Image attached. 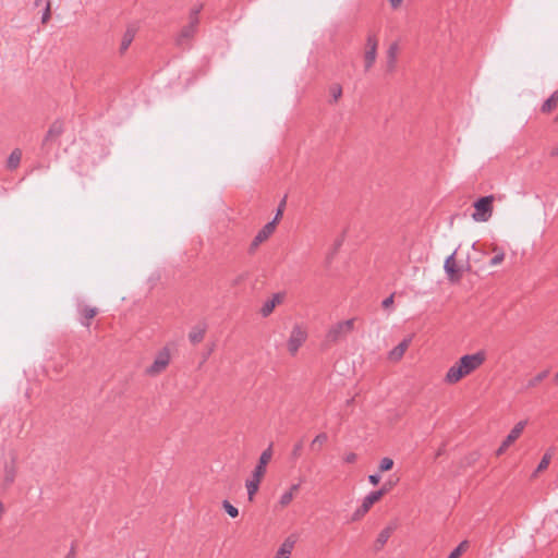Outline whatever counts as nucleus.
Segmentation results:
<instances>
[{
	"mask_svg": "<svg viewBox=\"0 0 558 558\" xmlns=\"http://www.w3.org/2000/svg\"><path fill=\"white\" fill-rule=\"evenodd\" d=\"M355 318L338 322L333 324L326 332V340L336 343L345 339L354 330Z\"/></svg>",
	"mask_w": 558,
	"mask_h": 558,
	"instance_id": "nucleus-1",
	"label": "nucleus"
},
{
	"mask_svg": "<svg viewBox=\"0 0 558 558\" xmlns=\"http://www.w3.org/2000/svg\"><path fill=\"white\" fill-rule=\"evenodd\" d=\"M493 203L494 195H487L478 198L474 204V213L472 214V218L476 222H486L490 219L493 215Z\"/></svg>",
	"mask_w": 558,
	"mask_h": 558,
	"instance_id": "nucleus-2",
	"label": "nucleus"
},
{
	"mask_svg": "<svg viewBox=\"0 0 558 558\" xmlns=\"http://www.w3.org/2000/svg\"><path fill=\"white\" fill-rule=\"evenodd\" d=\"M307 329L302 325H294L290 337L287 341L288 351L291 355H295L299 349L304 344L307 339Z\"/></svg>",
	"mask_w": 558,
	"mask_h": 558,
	"instance_id": "nucleus-3",
	"label": "nucleus"
},
{
	"mask_svg": "<svg viewBox=\"0 0 558 558\" xmlns=\"http://www.w3.org/2000/svg\"><path fill=\"white\" fill-rule=\"evenodd\" d=\"M202 10V5L195 7L192 9L190 13V21L186 26L182 28L179 36L177 37L178 45L182 46L186 40L193 37V35L196 33L197 25L199 22L198 14Z\"/></svg>",
	"mask_w": 558,
	"mask_h": 558,
	"instance_id": "nucleus-4",
	"label": "nucleus"
},
{
	"mask_svg": "<svg viewBox=\"0 0 558 558\" xmlns=\"http://www.w3.org/2000/svg\"><path fill=\"white\" fill-rule=\"evenodd\" d=\"M170 360H171V356H170L169 349L168 348L161 349L157 353L153 364L145 369V374L150 377H155V376L159 375L168 367Z\"/></svg>",
	"mask_w": 558,
	"mask_h": 558,
	"instance_id": "nucleus-5",
	"label": "nucleus"
},
{
	"mask_svg": "<svg viewBox=\"0 0 558 558\" xmlns=\"http://www.w3.org/2000/svg\"><path fill=\"white\" fill-rule=\"evenodd\" d=\"M486 360L484 351H477L474 354H465L460 357V362L466 375L477 369Z\"/></svg>",
	"mask_w": 558,
	"mask_h": 558,
	"instance_id": "nucleus-6",
	"label": "nucleus"
},
{
	"mask_svg": "<svg viewBox=\"0 0 558 558\" xmlns=\"http://www.w3.org/2000/svg\"><path fill=\"white\" fill-rule=\"evenodd\" d=\"M378 39L375 34H368L366 37V50L364 53V68L368 71L375 63L377 57Z\"/></svg>",
	"mask_w": 558,
	"mask_h": 558,
	"instance_id": "nucleus-7",
	"label": "nucleus"
},
{
	"mask_svg": "<svg viewBox=\"0 0 558 558\" xmlns=\"http://www.w3.org/2000/svg\"><path fill=\"white\" fill-rule=\"evenodd\" d=\"M526 425V421H520L518 422L514 427L510 430V433L508 434V436L506 437V439L502 441V444L500 445V447L498 448L497 450V454L500 456L502 454L506 449L513 442L515 441L520 435L522 434L524 427Z\"/></svg>",
	"mask_w": 558,
	"mask_h": 558,
	"instance_id": "nucleus-8",
	"label": "nucleus"
},
{
	"mask_svg": "<svg viewBox=\"0 0 558 558\" xmlns=\"http://www.w3.org/2000/svg\"><path fill=\"white\" fill-rule=\"evenodd\" d=\"M272 457V445L270 444L259 456L258 463L256 464L252 476L263 478L266 473V468Z\"/></svg>",
	"mask_w": 558,
	"mask_h": 558,
	"instance_id": "nucleus-9",
	"label": "nucleus"
},
{
	"mask_svg": "<svg viewBox=\"0 0 558 558\" xmlns=\"http://www.w3.org/2000/svg\"><path fill=\"white\" fill-rule=\"evenodd\" d=\"M275 231V221L267 222L255 235L251 243V251H254L266 241Z\"/></svg>",
	"mask_w": 558,
	"mask_h": 558,
	"instance_id": "nucleus-10",
	"label": "nucleus"
},
{
	"mask_svg": "<svg viewBox=\"0 0 558 558\" xmlns=\"http://www.w3.org/2000/svg\"><path fill=\"white\" fill-rule=\"evenodd\" d=\"M464 376H466V373L464 372L461 362L458 361L447 371L445 381L448 384H456Z\"/></svg>",
	"mask_w": 558,
	"mask_h": 558,
	"instance_id": "nucleus-11",
	"label": "nucleus"
},
{
	"mask_svg": "<svg viewBox=\"0 0 558 558\" xmlns=\"http://www.w3.org/2000/svg\"><path fill=\"white\" fill-rule=\"evenodd\" d=\"M208 325L206 322H201L193 326L189 332V340L193 344H197L201 341H203L206 331H207Z\"/></svg>",
	"mask_w": 558,
	"mask_h": 558,
	"instance_id": "nucleus-12",
	"label": "nucleus"
},
{
	"mask_svg": "<svg viewBox=\"0 0 558 558\" xmlns=\"http://www.w3.org/2000/svg\"><path fill=\"white\" fill-rule=\"evenodd\" d=\"M411 342H412V336L404 338L397 347H395L392 350L389 351L388 357L391 361L401 360Z\"/></svg>",
	"mask_w": 558,
	"mask_h": 558,
	"instance_id": "nucleus-13",
	"label": "nucleus"
},
{
	"mask_svg": "<svg viewBox=\"0 0 558 558\" xmlns=\"http://www.w3.org/2000/svg\"><path fill=\"white\" fill-rule=\"evenodd\" d=\"M454 254H456V252H453L451 255H449L446 258L445 264H444V269L450 280H459L461 277L459 275L457 263L454 260Z\"/></svg>",
	"mask_w": 558,
	"mask_h": 558,
	"instance_id": "nucleus-14",
	"label": "nucleus"
},
{
	"mask_svg": "<svg viewBox=\"0 0 558 558\" xmlns=\"http://www.w3.org/2000/svg\"><path fill=\"white\" fill-rule=\"evenodd\" d=\"M399 53V44L397 41L391 43L387 50V71L392 72L397 65V59Z\"/></svg>",
	"mask_w": 558,
	"mask_h": 558,
	"instance_id": "nucleus-15",
	"label": "nucleus"
},
{
	"mask_svg": "<svg viewBox=\"0 0 558 558\" xmlns=\"http://www.w3.org/2000/svg\"><path fill=\"white\" fill-rule=\"evenodd\" d=\"M281 301H282V294L281 293L272 294V296L270 299H268L267 301L264 302V304H263V306L260 308V315L263 317L269 316L272 313V311L276 307V305L281 303Z\"/></svg>",
	"mask_w": 558,
	"mask_h": 558,
	"instance_id": "nucleus-16",
	"label": "nucleus"
},
{
	"mask_svg": "<svg viewBox=\"0 0 558 558\" xmlns=\"http://www.w3.org/2000/svg\"><path fill=\"white\" fill-rule=\"evenodd\" d=\"M386 493H388V488L386 486H383L378 490H373L369 494H367L363 500L362 505L367 508V510L371 509V507L378 501Z\"/></svg>",
	"mask_w": 558,
	"mask_h": 558,
	"instance_id": "nucleus-17",
	"label": "nucleus"
},
{
	"mask_svg": "<svg viewBox=\"0 0 558 558\" xmlns=\"http://www.w3.org/2000/svg\"><path fill=\"white\" fill-rule=\"evenodd\" d=\"M62 133H63V123H62V121H60V120L54 121L50 125V128H49V130H48V132H47V134H46V136L44 138V143L43 144L47 145L49 142L57 140Z\"/></svg>",
	"mask_w": 558,
	"mask_h": 558,
	"instance_id": "nucleus-18",
	"label": "nucleus"
},
{
	"mask_svg": "<svg viewBox=\"0 0 558 558\" xmlns=\"http://www.w3.org/2000/svg\"><path fill=\"white\" fill-rule=\"evenodd\" d=\"M77 311L81 315L80 323L84 327L88 328L90 326V320L97 315V308L90 306H78Z\"/></svg>",
	"mask_w": 558,
	"mask_h": 558,
	"instance_id": "nucleus-19",
	"label": "nucleus"
},
{
	"mask_svg": "<svg viewBox=\"0 0 558 558\" xmlns=\"http://www.w3.org/2000/svg\"><path fill=\"white\" fill-rule=\"evenodd\" d=\"M295 539L291 536L287 537L277 550L275 558H290L294 548Z\"/></svg>",
	"mask_w": 558,
	"mask_h": 558,
	"instance_id": "nucleus-20",
	"label": "nucleus"
},
{
	"mask_svg": "<svg viewBox=\"0 0 558 558\" xmlns=\"http://www.w3.org/2000/svg\"><path fill=\"white\" fill-rule=\"evenodd\" d=\"M260 478L254 477L251 475V477L246 481L245 487L247 490L248 500H253L255 494L257 493L260 484Z\"/></svg>",
	"mask_w": 558,
	"mask_h": 558,
	"instance_id": "nucleus-21",
	"label": "nucleus"
},
{
	"mask_svg": "<svg viewBox=\"0 0 558 558\" xmlns=\"http://www.w3.org/2000/svg\"><path fill=\"white\" fill-rule=\"evenodd\" d=\"M135 32L132 28H128L122 37L120 45V52L123 53L128 50L132 41L134 40Z\"/></svg>",
	"mask_w": 558,
	"mask_h": 558,
	"instance_id": "nucleus-22",
	"label": "nucleus"
},
{
	"mask_svg": "<svg viewBox=\"0 0 558 558\" xmlns=\"http://www.w3.org/2000/svg\"><path fill=\"white\" fill-rule=\"evenodd\" d=\"M16 475V468L14 460L10 464H5L4 466V484L11 485L13 484Z\"/></svg>",
	"mask_w": 558,
	"mask_h": 558,
	"instance_id": "nucleus-23",
	"label": "nucleus"
},
{
	"mask_svg": "<svg viewBox=\"0 0 558 558\" xmlns=\"http://www.w3.org/2000/svg\"><path fill=\"white\" fill-rule=\"evenodd\" d=\"M22 153L20 149H14L8 157L7 166L9 169H16L21 162Z\"/></svg>",
	"mask_w": 558,
	"mask_h": 558,
	"instance_id": "nucleus-24",
	"label": "nucleus"
},
{
	"mask_svg": "<svg viewBox=\"0 0 558 558\" xmlns=\"http://www.w3.org/2000/svg\"><path fill=\"white\" fill-rule=\"evenodd\" d=\"M558 104V89L555 90L549 98H547L543 106L542 111L543 112H550Z\"/></svg>",
	"mask_w": 558,
	"mask_h": 558,
	"instance_id": "nucleus-25",
	"label": "nucleus"
},
{
	"mask_svg": "<svg viewBox=\"0 0 558 558\" xmlns=\"http://www.w3.org/2000/svg\"><path fill=\"white\" fill-rule=\"evenodd\" d=\"M469 546L468 541H462L450 554L447 558H459L463 551L466 550Z\"/></svg>",
	"mask_w": 558,
	"mask_h": 558,
	"instance_id": "nucleus-26",
	"label": "nucleus"
},
{
	"mask_svg": "<svg viewBox=\"0 0 558 558\" xmlns=\"http://www.w3.org/2000/svg\"><path fill=\"white\" fill-rule=\"evenodd\" d=\"M548 375H549V371L548 369L542 371L535 377H533L531 380H529L527 387L529 388L535 387L537 384H539L545 378H547Z\"/></svg>",
	"mask_w": 558,
	"mask_h": 558,
	"instance_id": "nucleus-27",
	"label": "nucleus"
},
{
	"mask_svg": "<svg viewBox=\"0 0 558 558\" xmlns=\"http://www.w3.org/2000/svg\"><path fill=\"white\" fill-rule=\"evenodd\" d=\"M391 535V529L390 527H386L377 536V541L376 543L381 547L384 546L387 541L389 539Z\"/></svg>",
	"mask_w": 558,
	"mask_h": 558,
	"instance_id": "nucleus-28",
	"label": "nucleus"
},
{
	"mask_svg": "<svg viewBox=\"0 0 558 558\" xmlns=\"http://www.w3.org/2000/svg\"><path fill=\"white\" fill-rule=\"evenodd\" d=\"M494 252L496 253L495 256L489 260L490 266H497L501 264L505 259V253L501 250H498L497 247L494 248Z\"/></svg>",
	"mask_w": 558,
	"mask_h": 558,
	"instance_id": "nucleus-29",
	"label": "nucleus"
},
{
	"mask_svg": "<svg viewBox=\"0 0 558 558\" xmlns=\"http://www.w3.org/2000/svg\"><path fill=\"white\" fill-rule=\"evenodd\" d=\"M393 466V460L391 458L385 457L380 460L378 470L379 472H386L391 470Z\"/></svg>",
	"mask_w": 558,
	"mask_h": 558,
	"instance_id": "nucleus-30",
	"label": "nucleus"
},
{
	"mask_svg": "<svg viewBox=\"0 0 558 558\" xmlns=\"http://www.w3.org/2000/svg\"><path fill=\"white\" fill-rule=\"evenodd\" d=\"M222 507L231 518H236L239 515L238 508L231 505L228 500L223 501Z\"/></svg>",
	"mask_w": 558,
	"mask_h": 558,
	"instance_id": "nucleus-31",
	"label": "nucleus"
},
{
	"mask_svg": "<svg viewBox=\"0 0 558 558\" xmlns=\"http://www.w3.org/2000/svg\"><path fill=\"white\" fill-rule=\"evenodd\" d=\"M550 459H551V454L549 452H546L543 456V458L541 459V461L537 465L536 472H541V471L547 469L550 463Z\"/></svg>",
	"mask_w": 558,
	"mask_h": 558,
	"instance_id": "nucleus-32",
	"label": "nucleus"
},
{
	"mask_svg": "<svg viewBox=\"0 0 558 558\" xmlns=\"http://www.w3.org/2000/svg\"><path fill=\"white\" fill-rule=\"evenodd\" d=\"M293 495L291 492H284L279 498V505L284 508L291 504Z\"/></svg>",
	"mask_w": 558,
	"mask_h": 558,
	"instance_id": "nucleus-33",
	"label": "nucleus"
},
{
	"mask_svg": "<svg viewBox=\"0 0 558 558\" xmlns=\"http://www.w3.org/2000/svg\"><path fill=\"white\" fill-rule=\"evenodd\" d=\"M328 439V436L326 433H320L318 434L311 442V448L312 449H316V445L319 444V445H323L327 441Z\"/></svg>",
	"mask_w": 558,
	"mask_h": 558,
	"instance_id": "nucleus-34",
	"label": "nucleus"
},
{
	"mask_svg": "<svg viewBox=\"0 0 558 558\" xmlns=\"http://www.w3.org/2000/svg\"><path fill=\"white\" fill-rule=\"evenodd\" d=\"M51 17V4L49 1L46 2L45 9L41 13V23L46 24Z\"/></svg>",
	"mask_w": 558,
	"mask_h": 558,
	"instance_id": "nucleus-35",
	"label": "nucleus"
},
{
	"mask_svg": "<svg viewBox=\"0 0 558 558\" xmlns=\"http://www.w3.org/2000/svg\"><path fill=\"white\" fill-rule=\"evenodd\" d=\"M330 94L333 101H337L342 95V88L340 85L336 84L330 87Z\"/></svg>",
	"mask_w": 558,
	"mask_h": 558,
	"instance_id": "nucleus-36",
	"label": "nucleus"
},
{
	"mask_svg": "<svg viewBox=\"0 0 558 558\" xmlns=\"http://www.w3.org/2000/svg\"><path fill=\"white\" fill-rule=\"evenodd\" d=\"M302 448H303L302 441H298L296 444H294L293 449L291 451V458L293 460H296L300 457Z\"/></svg>",
	"mask_w": 558,
	"mask_h": 558,
	"instance_id": "nucleus-37",
	"label": "nucleus"
},
{
	"mask_svg": "<svg viewBox=\"0 0 558 558\" xmlns=\"http://www.w3.org/2000/svg\"><path fill=\"white\" fill-rule=\"evenodd\" d=\"M367 508H365L363 505H361L356 510L355 512L353 513V517L352 519L353 520H359L360 518H362L366 512H367Z\"/></svg>",
	"mask_w": 558,
	"mask_h": 558,
	"instance_id": "nucleus-38",
	"label": "nucleus"
},
{
	"mask_svg": "<svg viewBox=\"0 0 558 558\" xmlns=\"http://www.w3.org/2000/svg\"><path fill=\"white\" fill-rule=\"evenodd\" d=\"M367 508H365L363 505H361L356 510L355 512L353 513V517L352 519L353 520H359L360 518H362L366 512H367Z\"/></svg>",
	"mask_w": 558,
	"mask_h": 558,
	"instance_id": "nucleus-39",
	"label": "nucleus"
},
{
	"mask_svg": "<svg viewBox=\"0 0 558 558\" xmlns=\"http://www.w3.org/2000/svg\"><path fill=\"white\" fill-rule=\"evenodd\" d=\"M380 481V474L379 473H375V474H371L368 475V482L372 484V485H377Z\"/></svg>",
	"mask_w": 558,
	"mask_h": 558,
	"instance_id": "nucleus-40",
	"label": "nucleus"
},
{
	"mask_svg": "<svg viewBox=\"0 0 558 558\" xmlns=\"http://www.w3.org/2000/svg\"><path fill=\"white\" fill-rule=\"evenodd\" d=\"M356 454L354 452H349L344 456L343 460L347 463H354L356 461Z\"/></svg>",
	"mask_w": 558,
	"mask_h": 558,
	"instance_id": "nucleus-41",
	"label": "nucleus"
},
{
	"mask_svg": "<svg viewBox=\"0 0 558 558\" xmlns=\"http://www.w3.org/2000/svg\"><path fill=\"white\" fill-rule=\"evenodd\" d=\"M392 304H393V294H391V295H389L388 298H386V299L383 301V303H381V305H383V307H384V308H388V307H390Z\"/></svg>",
	"mask_w": 558,
	"mask_h": 558,
	"instance_id": "nucleus-42",
	"label": "nucleus"
},
{
	"mask_svg": "<svg viewBox=\"0 0 558 558\" xmlns=\"http://www.w3.org/2000/svg\"><path fill=\"white\" fill-rule=\"evenodd\" d=\"M402 1L403 0H388L390 7L393 9V10H397L398 8L401 7L402 4Z\"/></svg>",
	"mask_w": 558,
	"mask_h": 558,
	"instance_id": "nucleus-43",
	"label": "nucleus"
},
{
	"mask_svg": "<svg viewBox=\"0 0 558 558\" xmlns=\"http://www.w3.org/2000/svg\"><path fill=\"white\" fill-rule=\"evenodd\" d=\"M300 488V483L291 485L290 489L288 492H291L294 496V493L298 492Z\"/></svg>",
	"mask_w": 558,
	"mask_h": 558,
	"instance_id": "nucleus-44",
	"label": "nucleus"
},
{
	"mask_svg": "<svg viewBox=\"0 0 558 558\" xmlns=\"http://www.w3.org/2000/svg\"><path fill=\"white\" fill-rule=\"evenodd\" d=\"M281 215H282V209L278 208L277 214H276L275 218L271 221H275V225H276L278 219L281 217Z\"/></svg>",
	"mask_w": 558,
	"mask_h": 558,
	"instance_id": "nucleus-45",
	"label": "nucleus"
},
{
	"mask_svg": "<svg viewBox=\"0 0 558 558\" xmlns=\"http://www.w3.org/2000/svg\"><path fill=\"white\" fill-rule=\"evenodd\" d=\"M65 558H75V554H74L73 547L71 548L70 553L66 555Z\"/></svg>",
	"mask_w": 558,
	"mask_h": 558,
	"instance_id": "nucleus-46",
	"label": "nucleus"
},
{
	"mask_svg": "<svg viewBox=\"0 0 558 558\" xmlns=\"http://www.w3.org/2000/svg\"><path fill=\"white\" fill-rule=\"evenodd\" d=\"M395 485V483H386L384 486L388 488V490Z\"/></svg>",
	"mask_w": 558,
	"mask_h": 558,
	"instance_id": "nucleus-47",
	"label": "nucleus"
},
{
	"mask_svg": "<svg viewBox=\"0 0 558 558\" xmlns=\"http://www.w3.org/2000/svg\"><path fill=\"white\" fill-rule=\"evenodd\" d=\"M2 514H3V505H2V502L0 501V518L2 517Z\"/></svg>",
	"mask_w": 558,
	"mask_h": 558,
	"instance_id": "nucleus-48",
	"label": "nucleus"
},
{
	"mask_svg": "<svg viewBox=\"0 0 558 558\" xmlns=\"http://www.w3.org/2000/svg\"><path fill=\"white\" fill-rule=\"evenodd\" d=\"M554 383H555L556 385H558V373H557V374L555 375V377H554Z\"/></svg>",
	"mask_w": 558,
	"mask_h": 558,
	"instance_id": "nucleus-49",
	"label": "nucleus"
},
{
	"mask_svg": "<svg viewBox=\"0 0 558 558\" xmlns=\"http://www.w3.org/2000/svg\"><path fill=\"white\" fill-rule=\"evenodd\" d=\"M43 0H36L35 5L38 7Z\"/></svg>",
	"mask_w": 558,
	"mask_h": 558,
	"instance_id": "nucleus-50",
	"label": "nucleus"
},
{
	"mask_svg": "<svg viewBox=\"0 0 558 558\" xmlns=\"http://www.w3.org/2000/svg\"><path fill=\"white\" fill-rule=\"evenodd\" d=\"M211 351H213V349H210L209 351H206V354L207 355L211 354Z\"/></svg>",
	"mask_w": 558,
	"mask_h": 558,
	"instance_id": "nucleus-51",
	"label": "nucleus"
},
{
	"mask_svg": "<svg viewBox=\"0 0 558 558\" xmlns=\"http://www.w3.org/2000/svg\"><path fill=\"white\" fill-rule=\"evenodd\" d=\"M211 351H213V349H210L209 351H206V354L207 355L211 354Z\"/></svg>",
	"mask_w": 558,
	"mask_h": 558,
	"instance_id": "nucleus-52",
	"label": "nucleus"
},
{
	"mask_svg": "<svg viewBox=\"0 0 558 558\" xmlns=\"http://www.w3.org/2000/svg\"><path fill=\"white\" fill-rule=\"evenodd\" d=\"M556 121L558 122V116L556 117Z\"/></svg>",
	"mask_w": 558,
	"mask_h": 558,
	"instance_id": "nucleus-53",
	"label": "nucleus"
}]
</instances>
